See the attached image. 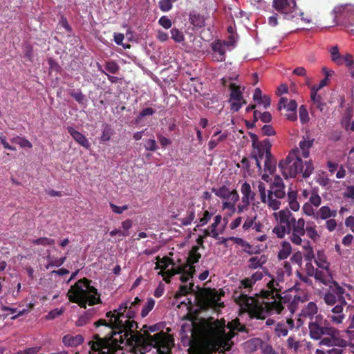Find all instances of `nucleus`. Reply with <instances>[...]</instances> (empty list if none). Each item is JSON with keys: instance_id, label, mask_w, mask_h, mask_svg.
<instances>
[{"instance_id": "nucleus-10", "label": "nucleus", "mask_w": 354, "mask_h": 354, "mask_svg": "<svg viewBox=\"0 0 354 354\" xmlns=\"http://www.w3.org/2000/svg\"><path fill=\"white\" fill-rule=\"evenodd\" d=\"M228 328L230 330L227 334L225 333L224 328H218L215 331L216 335L220 339L221 343L223 344V348L226 351L230 350L231 348V339L234 337L236 334L234 330L243 332L245 330V326L241 325L239 322L235 326H233L232 323L230 322L228 324Z\"/></svg>"}, {"instance_id": "nucleus-13", "label": "nucleus", "mask_w": 354, "mask_h": 354, "mask_svg": "<svg viewBox=\"0 0 354 354\" xmlns=\"http://www.w3.org/2000/svg\"><path fill=\"white\" fill-rule=\"evenodd\" d=\"M268 192H272L277 198H284L286 196L285 185L282 178L279 176H276L270 183V189Z\"/></svg>"}, {"instance_id": "nucleus-53", "label": "nucleus", "mask_w": 354, "mask_h": 354, "mask_svg": "<svg viewBox=\"0 0 354 354\" xmlns=\"http://www.w3.org/2000/svg\"><path fill=\"white\" fill-rule=\"evenodd\" d=\"M105 69L112 74L118 73L120 67L115 62H108L105 64Z\"/></svg>"}, {"instance_id": "nucleus-27", "label": "nucleus", "mask_w": 354, "mask_h": 354, "mask_svg": "<svg viewBox=\"0 0 354 354\" xmlns=\"http://www.w3.org/2000/svg\"><path fill=\"white\" fill-rule=\"evenodd\" d=\"M288 201L289 203L290 208L297 212L299 209L300 205L297 201V192L295 190H291L288 192Z\"/></svg>"}, {"instance_id": "nucleus-25", "label": "nucleus", "mask_w": 354, "mask_h": 354, "mask_svg": "<svg viewBox=\"0 0 354 354\" xmlns=\"http://www.w3.org/2000/svg\"><path fill=\"white\" fill-rule=\"evenodd\" d=\"M272 192H268V195L266 197V200L263 203L268 205V207L273 210H277L280 208L281 202L280 198H277L274 194H272Z\"/></svg>"}, {"instance_id": "nucleus-40", "label": "nucleus", "mask_w": 354, "mask_h": 354, "mask_svg": "<svg viewBox=\"0 0 354 354\" xmlns=\"http://www.w3.org/2000/svg\"><path fill=\"white\" fill-rule=\"evenodd\" d=\"M348 346V342L346 340V344L340 346H333L332 348L327 350V353L328 354H346L348 353V349H346Z\"/></svg>"}, {"instance_id": "nucleus-36", "label": "nucleus", "mask_w": 354, "mask_h": 354, "mask_svg": "<svg viewBox=\"0 0 354 354\" xmlns=\"http://www.w3.org/2000/svg\"><path fill=\"white\" fill-rule=\"evenodd\" d=\"M183 271V268H177V267L174 268L173 267L171 270H168L167 271L162 272L160 273L162 275L164 281L167 283H170V279L173 276L176 274V273H180Z\"/></svg>"}, {"instance_id": "nucleus-5", "label": "nucleus", "mask_w": 354, "mask_h": 354, "mask_svg": "<svg viewBox=\"0 0 354 354\" xmlns=\"http://www.w3.org/2000/svg\"><path fill=\"white\" fill-rule=\"evenodd\" d=\"M299 154L300 150L296 148L289 153L286 159L279 162V168L286 179L295 178L300 173L303 178H306L313 174L314 167L311 160L303 162Z\"/></svg>"}, {"instance_id": "nucleus-64", "label": "nucleus", "mask_w": 354, "mask_h": 354, "mask_svg": "<svg viewBox=\"0 0 354 354\" xmlns=\"http://www.w3.org/2000/svg\"><path fill=\"white\" fill-rule=\"evenodd\" d=\"M337 221L334 218H330L326 220V227L329 232H333L337 227Z\"/></svg>"}, {"instance_id": "nucleus-23", "label": "nucleus", "mask_w": 354, "mask_h": 354, "mask_svg": "<svg viewBox=\"0 0 354 354\" xmlns=\"http://www.w3.org/2000/svg\"><path fill=\"white\" fill-rule=\"evenodd\" d=\"M62 342L66 346H77L84 342V337L81 335H77L75 336L66 335L63 337Z\"/></svg>"}, {"instance_id": "nucleus-11", "label": "nucleus", "mask_w": 354, "mask_h": 354, "mask_svg": "<svg viewBox=\"0 0 354 354\" xmlns=\"http://www.w3.org/2000/svg\"><path fill=\"white\" fill-rule=\"evenodd\" d=\"M272 7L288 19L295 17L292 13L297 8L295 0H274Z\"/></svg>"}, {"instance_id": "nucleus-61", "label": "nucleus", "mask_w": 354, "mask_h": 354, "mask_svg": "<svg viewBox=\"0 0 354 354\" xmlns=\"http://www.w3.org/2000/svg\"><path fill=\"white\" fill-rule=\"evenodd\" d=\"M258 191L259 192L261 202H264L266 200V197L268 195V192L266 190V186L263 183H262V182L259 183Z\"/></svg>"}, {"instance_id": "nucleus-6", "label": "nucleus", "mask_w": 354, "mask_h": 354, "mask_svg": "<svg viewBox=\"0 0 354 354\" xmlns=\"http://www.w3.org/2000/svg\"><path fill=\"white\" fill-rule=\"evenodd\" d=\"M144 336L148 344L153 347L157 348L160 354H170L171 348L174 343L173 339L163 331L158 332L153 335L150 334L151 332H155L158 330L157 325L147 326L145 325L143 328Z\"/></svg>"}, {"instance_id": "nucleus-35", "label": "nucleus", "mask_w": 354, "mask_h": 354, "mask_svg": "<svg viewBox=\"0 0 354 354\" xmlns=\"http://www.w3.org/2000/svg\"><path fill=\"white\" fill-rule=\"evenodd\" d=\"M212 191L215 194L216 196L223 199L228 198L231 194V191L225 185H223L218 189L212 188Z\"/></svg>"}, {"instance_id": "nucleus-2", "label": "nucleus", "mask_w": 354, "mask_h": 354, "mask_svg": "<svg viewBox=\"0 0 354 354\" xmlns=\"http://www.w3.org/2000/svg\"><path fill=\"white\" fill-rule=\"evenodd\" d=\"M267 286L268 290H261L259 298L241 294L236 302L246 311L252 319H265L269 315L280 314L286 305L292 312L291 305L280 295L279 283L272 279Z\"/></svg>"}, {"instance_id": "nucleus-21", "label": "nucleus", "mask_w": 354, "mask_h": 354, "mask_svg": "<svg viewBox=\"0 0 354 354\" xmlns=\"http://www.w3.org/2000/svg\"><path fill=\"white\" fill-rule=\"evenodd\" d=\"M333 335H328V337H324L320 339L319 344L331 347L333 346H342L346 344V340Z\"/></svg>"}, {"instance_id": "nucleus-31", "label": "nucleus", "mask_w": 354, "mask_h": 354, "mask_svg": "<svg viewBox=\"0 0 354 354\" xmlns=\"http://www.w3.org/2000/svg\"><path fill=\"white\" fill-rule=\"evenodd\" d=\"M317 267L322 269L329 268L330 263L327 261V258L324 252L318 251L315 259Z\"/></svg>"}, {"instance_id": "nucleus-49", "label": "nucleus", "mask_w": 354, "mask_h": 354, "mask_svg": "<svg viewBox=\"0 0 354 354\" xmlns=\"http://www.w3.org/2000/svg\"><path fill=\"white\" fill-rule=\"evenodd\" d=\"M303 242L305 244L304 248L307 251V254L305 255V259L310 262L312 259L314 258L313 248L310 245V242L306 240L304 237H303Z\"/></svg>"}, {"instance_id": "nucleus-52", "label": "nucleus", "mask_w": 354, "mask_h": 354, "mask_svg": "<svg viewBox=\"0 0 354 354\" xmlns=\"http://www.w3.org/2000/svg\"><path fill=\"white\" fill-rule=\"evenodd\" d=\"M2 309L4 311H9L11 314L17 313V315H15L11 317L12 319H17L18 317L23 315L24 314H25V313H26L28 311V310H26V309H23L22 310H20L18 312L17 308H10V307H8V306H4V307H3Z\"/></svg>"}, {"instance_id": "nucleus-1", "label": "nucleus", "mask_w": 354, "mask_h": 354, "mask_svg": "<svg viewBox=\"0 0 354 354\" xmlns=\"http://www.w3.org/2000/svg\"><path fill=\"white\" fill-rule=\"evenodd\" d=\"M137 306H132L129 301L122 303L117 309L108 311L106 317L109 319H100L94 323L97 328L104 326L107 334L101 337L100 334L93 335V340L89 342L91 348L99 354H113L120 349L121 344L132 345L137 342L134 331L138 328L133 320L138 310Z\"/></svg>"}, {"instance_id": "nucleus-29", "label": "nucleus", "mask_w": 354, "mask_h": 354, "mask_svg": "<svg viewBox=\"0 0 354 354\" xmlns=\"http://www.w3.org/2000/svg\"><path fill=\"white\" fill-rule=\"evenodd\" d=\"M199 246L194 245L189 252V255L187 259V263H196L199 261L201 258V254L198 252Z\"/></svg>"}, {"instance_id": "nucleus-50", "label": "nucleus", "mask_w": 354, "mask_h": 354, "mask_svg": "<svg viewBox=\"0 0 354 354\" xmlns=\"http://www.w3.org/2000/svg\"><path fill=\"white\" fill-rule=\"evenodd\" d=\"M177 0H160L159 2V8L163 12H167L172 8V3Z\"/></svg>"}, {"instance_id": "nucleus-22", "label": "nucleus", "mask_w": 354, "mask_h": 354, "mask_svg": "<svg viewBox=\"0 0 354 354\" xmlns=\"http://www.w3.org/2000/svg\"><path fill=\"white\" fill-rule=\"evenodd\" d=\"M268 258L265 255L252 257L248 259V267L250 270L262 268L263 266L267 262Z\"/></svg>"}, {"instance_id": "nucleus-58", "label": "nucleus", "mask_w": 354, "mask_h": 354, "mask_svg": "<svg viewBox=\"0 0 354 354\" xmlns=\"http://www.w3.org/2000/svg\"><path fill=\"white\" fill-rule=\"evenodd\" d=\"M144 147L147 151H155L157 149V144L154 139H147L145 141Z\"/></svg>"}, {"instance_id": "nucleus-33", "label": "nucleus", "mask_w": 354, "mask_h": 354, "mask_svg": "<svg viewBox=\"0 0 354 354\" xmlns=\"http://www.w3.org/2000/svg\"><path fill=\"white\" fill-rule=\"evenodd\" d=\"M11 142L18 145L21 148L31 149L32 147V143L24 137L16 136L11 138Z\"/></svg>"}, {"instance_id": "nucleus-7", "label": "nucleus", "mask_w": 354, "mask_h": 354, "mask_svg": "<svg viewBox=\"0 0 354 354\" xmlns=\"http://www.w3.org/2000/svg\"><path fill=\"white\" fill-rule=\"evenodd\" d=\"M310 337L315 340H319L324 335H333L337 330L331 326L328 320L322 315H317L313 321L308 324Z\"/></svg>"}, {"instance_id": "nucleus-56", "label": "nucleus", "mask_w": 354, "mask_h": 354, "mask_svg": "<svg viewBox=\"0 0 354 354\" xmlns=\"http://www.w3.org/2000/svg\"><path fill=\"white\" fill-rule=\"evenodd\" d=\"M177 268H183V271H186L187 274H190V277L192 278L194 274H195V266L193 263H185L180 266H177Z\"/></svg>"}, {"instance_id": "nucleus-39", "label": "nucleus", "mask_w": 354, "mask_h": 354, "mask_svg": "<svg viewBox=\"0 0 354 354\" xmlns=\"http://www.w3.org/2000/svg\"><path fill=\"white\" fill-rule=\"evenodd\" d=\"M156 112L155 109L151 107L145 108L142 109L139 115L136 118L135 122L136 124H139L142 122L143 118L146 116L152 115Z\"/></svg>"}, {"instance_id": "nucleus-54", "label": "nucleus", "mask_w": 354, "mask_h": 354, "mask_svg": "<svg viewBox=\"0 0 354 354\" xmlns=\"http://www.w3.org/2000/svg\"><path fill=\"white\" fill-rule=\"evenodd\" d=\"M64 310L62 308H55L50 312H49L45 317V319L47 320H52L55 318L62 315L64 313Z\"/></svg>"}, {"instance_id": "nucleus-4", "label": "nucleus", "mask_w": 354, "mask_h": 354, "mask_svg": "<svg viewBox=\"0 0 354 354\" xmlns=\"http://www.w3.org/2000/svg\"><path fill=\"white\" fill-rule=\"evenodd\" d=\"M91 280L84 277L71 286L67 292L68 300L77 304L81 308L86 309V306L102 304L100 294L91 285Z\"/></svg>"}, {"instance_id": "nucleus-15", "label": "nucleus", "mask_w": 354, "mask_h": 354, "mask_svg": "<svg viewBox=\"0 0 354 354\" xmlns=\"http://www.w3.org/2000/svg\"><path fill=\"white\" fill-rule=\"evenodd\" d=\"M229 41H221L217 40L211 45L214 52V59L216 62H224L225 60V46H229Z\"/></svg>"}, {"instance_id": "nucleus-19", "label": "nucleus", "mask_w": 354, "mask_h": 354, "mask_svg": "<svg viewBox=\"0 0 354 354\" xmlns=\"http://www.w3.org/2000/svg\"><path fill=\"white\" fill-rule=\"evenodd\" d=\"M318 312V308L315 302H308L303 307L299 315L304 318H308L310 321L315 318Z\"/></svg>"}, {"instance_id": "nucleus-57", "label": "nucleus", "mask_w": 354, "mask_h": 354, "mask_svg": "<svg viewBox=\"0 0 354 354\" xmlns=\"http://www.w3.org/2000/svg\"><path fill=\"white\" fill-rule=\"evenodd\" d=\"M309 201L310 203V205H313L315 207H318L321 204L322 199L317 192H313L309 198Z\"/></svg>"}, {"instance_id": "nucleus-38", "label": "nucleus", "mask_w": 354, "mask_h": 354, "mask_svg": "<svg viewBox=\"0 0 354 354\" xmlns=\"http://www.w3.org/2000/svg\"><path fill=\"white\" fill-rule=\"evenodd\" d=\"M191 23L197 27H202L205 26V19L203 16L199 14L193 12L189 15Z\"/></svg>"}, {"instance_id": "nucleus-59", "label": "nucleus", "mask_w": 354, "mask_h": 354, "mask_svg": "<svg viewBox=\"0 0 354 354\" xmlns=\"http://www.w3.org/2000/svg\"><path fill=\"white\" fill-rule=\"evenodd\" d=\"M287 345L288 348L297 351L300 346V343L298 341H295L293 337H289L287 339Z\"/></svg>"}, {"instance_id": "nucleus-43", "label": "nucleus", "mask_w": 354, "mask_h": 354, "mask_svg": "<svg viewBox=\"0 0 354 354\" xmlns=\"http://www.w3.org/2000/svg\"><path fill=\"white\" fill-rule=\"evenodd\" d=\"M193 286V283H189V287H188L187 285L180 286L178 290L175 294V298L179 299L182 296L187 295L189 291H192Z\"/></svg>"}, {"instance_id": "nucleus-63", "label": "nucleus", "mask_w": 354, "mask_h": 354, "mask_svg": "<svg viewBox=\"0 0 354 354\" xmlns=\"http://www.w3.org/2000/svg\"><path fill=\"white\" fill-rule=\"evenodd\" d=\"M261 131L263 136H274L276 133L272 126L268 124L263 125L261 128Z\"/></svg>"}, {"instance_id": "nucleus-3", "label": "nucleus", "mask_w": 354, "mask_h": 354, "mask_svg": "<svg viewBox=\"0 0 354 354\" xmlns=\"http://www.w3.org/2000/svg\"><path fill=\"white\" fill-rule=\"evenodd\" d=\"M274 214L277 216V213ZM277 215L279 223L273 228L272 232L278 238L283 239L287 234L290 241L296 245L302 244L305 235L314 242L319 239L320 236L314 222H307L306 225L303 218L296 220L293 214L288 209L280 210Z\"/></svg>"}, {"instance_id": "nucleus-32", "label": "nucleus", "mask_w": 354, "mask_h": 354, "mask_svg": "<svg viewBox=\"0 0 354 354\" xmlns=\"http://www.w3.org/2000/svg\"><path fill=\"white\" fill-rule=\"evenodd\" d=\"M276 165L277 160L272 153H270V156H268L265 158L264 170L266 171H268L270 174L274 173L276 169Z\"/></svg>"}, {"instance_id": "nucleus-9", "label": "nucleus", "mask_w": 354, "mask_h": 354, "mask_svg": "<svg viewBox=\"0 0 354 354\" xmlns=\"http://www.w3.org/2000/svg\"><path fill=\"white\" fill-rule=\"evenodd\" d=\"M347 304H336L333 306H327L325 313L326 315V319L333 325H340L344 323L346 318L344 308Z\"/></svg>"}, {"instance_id": "nucleus-16", "label": "nucleus", "mask_w": 354, "mask_h": 354, "mask_svg": "<svg viewBox=\"0 0 354 354\" xmlns=\"http://www.w3.org/2000/svg\"><path fill=\"white\" fill-rule=\"evenodd\" d=\"M192 337L196 339H209V326L193 324L190 328Z\"/></svg>"}, {"instance_id": "nucleus-45", "label": "nucleus", "mask_w": 354, "mask_h": 354, "mask_svg": "<svg viewBox=\"0 0 354 354\" xmlns=\"http://www.w3.org/2000/svg\"><path fill=\"white\" fill-rule=\"evenodd\" d=\"M155 305V301L152 298L148 299L145 305L143 306L141 310L142 317H145L148 315L149 312L153 308Z\"/></svg>"}, {"instance_id": "nucleus-55", "label": "nucleus", "mask_w": 354, "mask_h": 354, "mask_svg": "<svg viewBox=\"0 0 354 354\" xmlns=\"http://www.w3.org/2000/svg\"><path fill=\"white\" fill-rule=\"evenodd\" d=\"M169 264H171L173 266L175 265L172 259L168 257H164L159 261V263L156 266V268H160L161 270H165Z\"/></svg>"}, {"instance_id": "nucleus-41", "label": "nucleus", "mask_w": 354, "mask_h": 354, "mask_svg": "<svg viewBox=\"0 0 354 354\" xmlns=\"http://www.w3.org/2000/svg\"><path fill=\"white\" fill-rule=\"evenodd\" d=\"M30 242L33 245L48 246L53 245L55 243V240L47 237H40L37 239L30 240Z\"/></svg>"}, {"instance_id": "nucleus-14", "label": "nucleus", "mask_w": 354, "mask_h": 354, "mask_svg": "<svg viewBox=\"0 0 354 354\" xmlns=\"http://www.w3.org/2000/svg\"><path fill=\"white\" fill-rule=\"evenodd\" d=\"M272 145L269 139L263 140L259 145L253 147L252 156H256L263 159L268 156H270Z\"/></svg>"}, {"instance_id": "nucleus-60", "label": "nucleus", "mask_w": 354, "mask_h": 354, "mask_svg": "<svg viewBox=\"0 0 354 354\" xmlns=\"http://www.w3.org/2000/svg\"><path fill=\"white\" fill-rule=\"evenodd\" d=\"M159 24L165 29H169L172 26V22L167 16L161 17L158 20Z\"/></svg>"}, {"instance_id": "nucleus-46", "label": "nucleus", "mask_w": 354, "mask_h": 354, "mask_svg": "<svg viewBox=\"0 0 354 354\" xmlns=\"http://www.w3.org/2000/svg\"><path fill=\"white\" fill-rule=\"evenodd\" d=\"M171 37L177 43H180L185 40V36L182 31L176 28H173L171 30Z\"/></svg>"}, {"instance_id": "nucleus-24", "label": "nucleus", "mask_w": 354, "mask_h": 354, "mask_svg": "<svg viewBox=\"0 0 354 354\" xmlns=\"http://www.w3.org/2000/svg\"><path fill=\"white\" fill-rule=\"evenodd\" d=\"M228 201L223 203V207L224 209H229L232 212H235V205L239 200V195L237 192L234 189L231 191L230 196L228 197Z\"/></svg>"}, {"instance_id": "nucleus-42", "label": "nucleus", "mask_w": 354, "mask_h": 354, "mask_svg": "<svg viewBox=\"0 0 354 354\" xmlns=\"http://www.w3.org/2000/svg\"><path fill=\"white\" fill-rule=\"evenodd\" d=\"M313 102V105L319 109L322 113H326L328 107L326 103L323 101L322 96L311 99Z\"/></svg>"}, {"instance_id": "nucleus-44", "label": "nucleus", "mask_w": 354, "mask_h": 354, "mask_svg": "<svg viewBox=\"0 0 354 354\" xmlns=\"http://www.w3.org/2000/svg\"><path fill=\"white\" fill-rule=\"evenodd\" d=\"M48 260V264L46 266V268H49V267H59L61 266L66 261V257H64L59 259L53 258L50 256L47 257Z\"/></svg>"}, {"instance_id": "nucleus-17", "label": "nucleus", "mask_w": 354, "mask_h": 354, "mask_svg": "<svg viewBox=\"0 0 354 354\" xmlns=\"http://www.w3.org/2000/svg\"><path fill=\"white\" fill-rule=\"evenodd\" d=\"M68 132L73 137V138L81 146L84 147L86 149H89L91 147V144L88 140L84 136L82 133L77 131L75 128L72 127H68L67 128Z\"/></svg>"}, {"instance_id": "nucleus-12", "label": "nucleus", "mask_w": 354, "mask_h": 354, "mask_svg": "<svg viewBox=\"0 0 354 354\" xmlns=\"http://www.w3.org/2000/svg\"><path fill=\"white\" fill-rule=\"evenodd\" d=\"M241 192L243 195L241 203L237 206V212L242 213L250 205V202L254 199L255 193L252 190L250 185L245 182L241 185Z\"/></svg>"}, {"instance_id": "nucleus-30", "label": "nucleus", "mask_w": 354, "mask_h": 354, "mask_svg": "<svg viewBox=\"0 0 354 354\" xmlns=\"http://www.w3.org/2000/svg\"><path fill=\"white\" fill-rule=\"evenodd\" d=\"M292 247L289 242L283 241L281 243V248L278 252V258L281 260H283L288 258L291 254Z\"/></svg>"}, {"instance_id": "nucleus-37", "label": "nucleus", "mask_w": 354, "mask_h": 354, "mask_svg": "<svg viewBox=\"0 0 354 354\" xmlns=\"http://www.w3.org/2000/svg\"><path fill=\"white\" fill-rule=\"evenodd\" d=\"M113 134V129L110 124H104L103 125L102 133L100 137V140L102 142H106L110 140L111 136Z\"/></svg>"}, {"instance_id": "nucleus-51", "label": "nucleus", "mask_w": 354, "mask_h": 354, "mask_svg": "<svg viewBox=\"0 0 354 354\" xmlns=\"http://www.w3.org/2000/svg\"><path fill=\"white\" fill-rule=\"evenodd\" d=\"M212 215V213L209 212L207 210H205L203 212L202 217H201L199 219V223L197 225V226L200 227L206 225L211 219Z\"/></svg>"}, {"instance_id": "nucleus-20", "label": "nucleus", "mask_w": 354, "mask_h": 354, "mask_svg": "<svg viewBox=\"0 0 354 354\" xmlns=\"http://www.w3.org/2000/svg\"><path fill=\"white\" fill-rule=\"evenodd\" d=\"M322 270H317L314 277L317 281H319L324 285L328 286L332 283V282L335 281V280L333 279L329 268Z\"/></svg>"}, {"instance_id": "nucleus-18", "label": "nucleus", "mask_w": 354, "mask_h": 354, "mask_svg": "<svg viewBox=\"0 0 354 354\" xmlns=\"http://www.w3.org/2000/svg\"><path fill=\"white\" fill-rule=\"evenodd\" d=\"M337 212L336 209H331L328 206L324 205L321 207L314 214V218L316 220H327L330 218L337 216Z\"/></svg>"}, {"instance_id": "nucleus-28", "label": "nucleus", "mask_w": 354, "mask_h": 354, "mask_svg": "<svg viewBox=\"0 0 354 354\" xmlns=\"http://www.w3.org/2000/svg\"><path fill=\"white\" fill-rule=\"evenodd\" d=\"M230 88L231 90L230 100L236 101L243 100V103L246 104L245 100H243V97L242 93L241 92L239 86L236 85L234 83H231L230 84Z\"/></svg>"}, {"instance_id": "nucleus-47", "label": "nucleus", "mask_w": 354, "mask_h": 354, "mask_svg": "<svg viewBox=\"0 0 354 354\" xmlns=\"http://www.w3.org/2000/svg\"><path fill=\"white\" fill-rule=\"evenodd\" d=\"M288 333V329L282 322L277 323L275 327V333L278 337H285Z\"/></svg>"}, {"instance_id": "nucleus-26", "label": "nucleus", "mask_w": 354, "mask_h": 354, "mask_svg": "<svg viewBox=\"0 0 354 354\" xmlns=\"http://www.w3.org/2000/svg\"><path fill=\"white\" fill-rule=\"evenodd\" d=\"M229 239L232 241L234 243L242 246L243 248V251L249 254H253L257 252L253 251L252 246L248 242L241 238L230 236L229 237Z\"/></svg>"}, {"instance_id": "nucleus-8", "label": "nucleus", "mask_w": 354, "mask_h": 354, "mask_svg": "<svg viewBox=\"0 0 354 354\" xmlns=\"http://www.w3.org/2000/svg\"><path fill=\"white\" fill-rule=\"evenodd\" d=\"M328 287V288L321 296L326 306H333L340 303L347 304L344 295L349 297L350 295L346 294L345 289L338 282L335 281Z\"/></svg>"}, {"instance_id": "nucleus-62", "label": "nucleus", "mask_w": 354, "mask_h": 354, "mask_svg": "<svg viewBox=\"0 0 354 354\" xmlns=\"http://www.w3.org/2000/svg\"><path fill=\"white\" fill-rule=\"evenodd\" d=\"M341 62L342 65L345 64L347 67L351 68L354 64L353 55L351 54H346L345 56H342Z\"/></svg>"}, {"instance_id": "nucleus-34", "label": "nucleus", "mask_w": 354, "mask_h": 354, "mask_svg": "<svg viewBox=\"0 0 354 354\" xmlns=\"http://www.w3.org/2000/svg\"><path fill=\"white\" fill-rule=\"evenodd\" d=\"M314 142V139L308 140H301L299 142L300 149L301 151V155L304 158H307L309 156V149L312 147Z\"/></svg>"}, {"instance_id": "nucleus-48", "label": "nucleus", "mask_w": 354, "mask_h": 354, "mask_svg": "<svg viewBox=\"0 0 354 354\" xmlns=\"http://www.w3.org/2000/svg\"><path fill=\"white\" fill-rule=\"evenodd\" d=\"M331 59L337 65H342V55L339 53L337 46H333L330 49Z\"/></svg>"}]
</instances>
